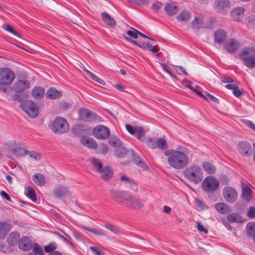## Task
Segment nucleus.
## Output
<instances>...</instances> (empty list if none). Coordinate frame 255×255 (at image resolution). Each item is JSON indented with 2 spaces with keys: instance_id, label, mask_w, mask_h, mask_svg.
<instances>
[{
  "instance_id": "f257e3e1",
  "label": "nucleus",
  "mask_w": 255,
  "mask_h": 255,
  "mask_svg": "<svg viewBox=\"0 0 255 255\" xmlns=\"http://www.w3.org/2000/svg\"><path fill=\"white\" fill-rule=\"evenodd\" d=\"M178 150L168 149L164 152V155L167 156L169 165L176 170L183 169L189 163L190 150L185 147L178 148Z\"/></svg>"
},
{
  "instance_id": "f03ea898",
  "label": "nucleus",
  "mask_w": 255,
  "mask_h": 255,
  "mask_svg": "<svg viewBox=\"0 0 255 255\" xmlns=\"http://www.w3.org/2000/svg\"><path fill=\"white\" fill-rule=\"evenodd\" d=\"M183 174L190 182L195 184L201 182L204 177L201 168L195 164L186 168L183 172Z\"/></svg>"
},
{
  "instance_id": "7ed1b4c3",
  "label": "nucleus",
  "mask_w": 255,
  "mask_h": 255,
  "mask_svg": "<svg viewBox=\"0 0 255 255\" xmlns=\"http://www.w3.org/2000/svg\"><path fill=\"white\" fill-rule=\"evenodd\" d=\"M92 163L96 171L101 174V177L105 180H108L113 175V170L108 166H103V163L97 158H93Z\"/></svg>"
},
{
  "instance_id": "20e7f679",
  "label": "nucleus",
  "mask_w": 255,
  "mask_h": 255,
  "mask_svg": "<svg viewBox=\"0 0 255 255\" xmlns=\"http://www.w3.org/2000/svg\"><path fill=\"white\" fill-rule=\"evenodd\" d=\"M49 128L55 133H61L69 130L67 122L61 117L56 118L54 121L49 124Z\"/></svg>"
},
{
  "instance_id": "39448f33",
  "label": "nucleus",
  "mask_w": 255,
  "mask_h": 255,
  "mask_svg": "<svg viewBox=\"0 0 255 255\" xmlns=\"http://www.w3.org/2000/svg\"><path fill=\"white\" fill-rule=\"evenodd\" d=\"M219 182L214 177L209 176L202 183V188L206 193H212L219 188Z\"/></svg>"
},
{
  "instance_id": "423d86ee",
  "label": "nucleus",
  "mask_w": 255,
  "mask_h": 255,
  "mask_svg": "<svg viewBox=\"0 0 255 255\" xmlns=\"http://www.w3.org/2000/svg\"><path fill=\"white\" fill-rule=\"evenodd\" d=\"M253 48L244 47L241 51L239 57L244 61V65L249 68H253L255 67V56H248L253 51Z\"/></svg>"
},
{
  "instance_id": "0eeeda50",
  "label": "nucleus",
  "mask_w": 255,
  "mask_h": 255,
  "mask_svg": "<svg viewBox=\"0 0 255 255\" xmlns=\"http://www.w3.org/2000/svg\"><path fill=\"white\" fill-rule=\"evenodd\" d=\"M21 109L31 118H36L39 114V110L32 101L27 100L21 103Z\"/></svg>"
},
{
  "instance_id": "6e6552de",
  "label": "nucleus",
  "mask_w": 255,
  "mask_h": 255,
  "mask_svg": "<svg viewBox=\"0 0 255 255\" xmlns=\"http://www.w3.org/2000/svg\"><path fill=\"white\" fill-rule=\"evenodd\" d=\"M110 193L112 195V199L123 205H126L129 197L128 192L124 191H120L113 189L110 191Z\"/></svg>"
},
{
  "instance_id": "1a4fd4ad",
  "label": "nucleus",
  "mask_w": 255,
  "mask_h": 255,
  "mask_svg": "<svg viewBox=\"0 0 255 255\" xmlns=\"http://www.w3.org/2000/svg\"><path fill=\"white\" fill-rule=\"evenodd\" d=\"M15 78L13 72L8 68L0 69V83L10 84Z\"/></svg>"
},
{
  "instance_id": "9d476101",
  "label": "nucleus",
  "mask_w": 255,
  "mask_h": 255,
  "mask_svg": "<svg viewBox=\"0 0 255 255\" xmlns=\"http://www.w3.org/2000/svg\"><path fill=\"white\" fill-rule=\"evenodd\" d=\"M93 133L94 136L98 139H105L109 137L110 130L107 127L99 125L94 128Z\"/></svg>"
},
{
  "instance_id": "9b49d317",
  "label": "nucleus",
  "mask_w": 255,
  "mask_h": 255,
  "mask_svg": "<svg viewBox=\"0 0 255 255\" xmlns=\"http://www.w3.org/2000/svg\"><path fill=\"white\" fill-rule=\"evenodd\" d=\"M79 114L80 119L86 122H91L99 119V117L97 115L86 108L80 109Z\"/></svg>"
},
{
  "instance_id": "f8f14e48",
  "label": "nucleus",
  "mask_w": 255,
  "mask_h": 255,
  "mask_svg": "<svg viewBox=\"0 0 255 255\" xmlns=\"http://www.w3.org/2000/svg\"><path fill=\"white\" fill-rule=\"evenodd\" d=\"M223 195L225 200L229 203L236 202L238 196L237 191L235 189L229 186L223 188Z\"/></svg>"
},
{
  "instance_id": "ddd939ff",
  "label": "nucleus",
  "mask_w": 255,
  "mask_h": 255,
  "mask_svg": "<svg viewBox=\"0 0 255 255\" xmlns=\"http://www.w3.org/2000/svg\"><path fill=\"white\" fill-rule=\"evenodd\" d=\"M237 147L238 151L242 156L249 157L251 155L252 148L250 143L246 141H240Z\"/></svg>"
},
{
  "instance_id": "4468645a",
  "label": "nucleus",
  "mask_w": 255,
  "mask_h": 255,
  "mask_svg": "<svg viewBox=\"0 0 255 255\" xmlns=\"http://www.w3.org/2000/svg\"><path fill=\"white\" fill-rule=\"evenodd\" d=\"M19 249L25 251H30L33 248L32 241L28 237H23L18 242Z\"/></svg>"
},
{
  "instance_id": "2eb2a0df",
  "label": "nucleus",
  "mask_w": 255,
  "mask_h": 255,
  "mask_svg": "<svg viewBox=\"0 0 255 255\" xmlns=\"http://www.w3.org/2000/svg\"><path fill=\"white\" fill-rule=\"evenodd\" d=\"M227 38V33L224 30L219 29L214 33V41L218 44L224 43Z\"/></svg>"
},
{
  "instance_id": "dca6fc26",
  "label": "nucleus",
  "mask_w": 255,
  "mask_h": 255,
  "mask_svg": "<svg viewBox=\"0 0 255 255\" xmlns=\"http://www.w3.org/2000/svg\"><path fill=\"white\" fill-rule=\"evenodd\" d=\"M230 2L229 0H216L214 3L215 9L218 12H222L229 8Z\"/></svg>"
},
{
  "instance_id": "f3484780",
  "label": "nucleus",
  "mask_w": 255,
  "mask_h": 255,
  "mask_svg": "<svg viewBox=\"0 0 255 255\" xmlns=\"http://www.w3.org/2000/svg\"><path fill=\"white\" fill-rule=\"evenodd\" d=\"M30 87V83L27 80H19L15 83L13 87V90L16 93H21Z\"/></svg>"
},
{
  "instance_id": "a211bd4d",
  "label": "nucleus",
  "mask_w": 255,
  "mask_h": 255,
  "mask_svg": "<svg viewBox=\"0 0 255 255\" xmlns=\"http://www.w3.org/2000/svg\"><path fill=\"white\" fill-rule=\"evenodd\" d=\"M126 206L130 207L134 209L138 210L141 208L143 205L137 197L129 195L128 201L127 203H126Z\"/></svg>"
},
{
  "instance_id": "6ab92c4d",
  "label": "nucleus",
  "mask_w": 255,
  "mask_h": 255,
  "mask_svg": "<svg viewBox=\"0 0 255 255\" xmlns=\"http://www.w3.org/2000/svg\"><path fill=\"white\" fill-rule=\"evenodd\" d=\"M239 46V42L235 39H230L225 44L226 50L230 53L236 52Z\"/></svg>"
},
{
  "instance_id": "aec40b11",
  "label": "nucleus",
  "mask_w": 255,
  "mask_h": 255,
  "mask_svg": "<svg viewBox=\"0 0 255 255\" xmlns=\"http://www.w3.org/2000/svg\"><path fill=\"white\" fill-rule=\"evenodd\" d=\"M68 192V188L63 185L57 187L53 191L54 195L57 198L65 196Z\"/></svg>"
},
{
  "instance_id": "412c9836",
  "label": "nucleus",
  "mask_w": 255,
  "mask_h": 255,
  "mask_svg": "<svg viewBox=\"0 0 255 255\" xmlns=\"http://www.w3.org/2000/svg\"><path fill=\"white\" fill-rule=\"evenodd\" d=\"M61 96V92L54 88H49L46 93V97L52 100L59 99Z\"/></svg>"
},
{
  "instance_id": "4be33fe9",
  "label": "nucleus",
  "mask_w": 255,
  "mask_h": 255,
  "mask_svg": "<svg viewBox=\"0 0 255 255\" xmlns=\"http://www.w3.org/2000/svg\"><path fill=\"white\" fill-rule=\"evenodd\" d=\"M81 142L83 145L93 149H96L98 146L96 141L93 138L89 137L82 138Z\"/></svg>"
},
{
  "instance_id": "5701e85b",
  "label": "nucleus",
  "mask_w": 255,
  "mask_h": 255,
  "mask_svg": "<svg viewBox=\"0 0 255 255\" xmlns=\"http://www.w3.org/2000/svg\"><path fill=\"white\" fill-rule=\"evenodd\" d=\"M215 208L218 212L222 214H227L232 210L230 206L225 203H217Z\"/></svg>"
},
{
  "instance_id": "b1692460",
  "label": "nucleus",
  "mask_w": 255,
  "mask_h": 255,
  "mask_svg": "<svg viewBox=\"0 0 255 255\" xmlns=\"http://www.w3.org/2000/svg\"><path fill=\"white\" fill-rule=\"evenodd\" d=\"M102 19L105 23L111 27L116 26V22L114 18L111 17L109 14L106 12H104L101 14Z\"/></svg>"
},
{
  "instance_id": "393cba45",
  "label": "nucleus",
  "mask_w": 255,
  "mask_h": 255,
  "mask_svg": "<svg viewBox=\"0 0 255 255\" xmlns=\"http://www.w3.org/2000/svg\"><path fill=\"white\" fill-rule=\"evenodd\" d=\"M19 238L20 236L18 233L12 232L9 235L7 239V242L10 246H15L17 244Z\"/></svg>"
},
{
  "instance_id": "a878e982",
  "label": "nucleus",
  "mask_w": 255,
  "mask_h": 255,
  "mask_svg": "<svg viewBox=\"0 0 255 255\" xmlns=\"http://www.w3.org/2000/svg\"><path fill=\"white\" fill-rule=\"evenodd\" d=\"M32 180L35 184L40 187L43 186L46 183L44 176L40 173L34 174Z\"/></svg>"
},
{
  "instance_id": "bb28decb",
  "label": "nucleus",
  "mask_w": 255,
  "mask_h": 255,
  "mask_svg": "<svg viewBox=\"0 0 255 255\" xmlns=\"http://www.w3.org/2000/svg\"><path fill=\"white\" fill-rule=\"evenodd\" d=\"M246 231L248 236L252 238L255 244V223L251 222L247 224Z\"/></svg>"
},
{
  "instance_id": "cd10ccee",
  "label": "nucleus",
  "mask_w": 255,
  "mask_h": 255,
  "mask_svg": "<svg viewBox=\"0 0 255 255\" xmlns=\"http://www.w3.org/2000/svg\"><path fill=\"white\" fill-rule=\"evenodd\" d=\"M244 9L243 7H236L232 11L233 18L237 20H240L243 16Z\"/></svg>"
},
{
  "instance_id": "c85d7f7f",
  "label": "nucleus",
  "mask_w": 255,
  "mask_h": 255,
  "mask_svg": "<svg viewBox=\"0 0 255 255\" xmlns=\"http://www.w3.org/2000/svg\"><path fill=\"white\" fill-rule=\"evenodd\" d=\"M164 9L167 14L169 15H174L178 11V7L171 3H166L164 7Z\"/></svg>"
},
{
  "instance_id": "c756f323",
  "label": "nucleus",
  "mask_w": 255,
  "mask_h": 255,
  "mask_svg": "<svg viewBox=\"0 0 255 255\" xmlns=\"http://www.w3.org/2000/svg\"><path fill=\"white\" fill-rule=\"evenodd\" d=\"M227 220L230 223H242L244 222L243 217L237 213H232L227 216Z\"/></svg>"
},
{
  "instance_id": "7c9ffc66",
  "label": "nucleus",
  "mask_w": 255,
  "mask_h": 255,
  "mask_svg": "<svg viewBox=\"0 0 255 255\" xmlns=\"http://www.w3.org/2000/svg\"><path fill=\"white\" fill-rule=\"evenodd\" d=\"M10 230L8 224L5 223H0V239H3L5 238Z\"/></svg>"
},
{
  "instance_id": "2f4dec72",
  "label": "nucleus",
  "mask_w": 255,
  "mask_h": 255,
  "mask_svg": "<svg viewBox=\"0 0 255 255\" xmlns=\"http://www.w3.org/2000/svg\"><path fill=\"white\" fill-rule=\"evenodd\" d=\"M44 89L40 87H34L32 90V95L36 99H40L44 97Z\"/></svg>"
},
{
  "instance_id": "473e14b6",
  "label": "nucleus",
  "mask_w": 255,
  "mask_h": 255,
  "mask_svg": "<svg viewBox=\"0 0 255 255\" xmlns=\"http://www.w3.org/2000/svg\"><path fill=\"white\" fill-rule=\"evenodd\" d=\"M202 167L204 170L208 174H214L216 171L215 166L209 162H205L203 163Z\"/></svg>"
},
{
  "instance_id": "72a5a7b5",
  "label": "nucleus",
  "mask_w": 255,
  "mask_h": 255,
  "mask_svg": "<svg viewBox=\"0 0 255 255\" xmlns=\"http://www.w3.org/2000/svg\"><path fill=\"white\" fill-rule=\"evenodd\" d=\"M251 192L252 190L248 186L243 188L242 194V198L246 201L249 202L252 199Z\"/></svg>"
},
{
  "instance_id": "f704fd0d",
  "label": "nucleus",
  "mask_w": 255,
  "mask_h": 255,
  "mask_svg": "<svg viewBox=\"0 0 255 255\" xmlns=\"http://www.w3.org/2000/svg\"><path fill=\"white\" fill-rule=\"evenodd\" d=\"M25 195L30 198L33 202L37 201V197L34 190L30 187H26L24 192Z\"/></svg>"
},
{
  "instance_id": "c9c22d12",
  "label": "nucleus",
  "mask_w": 255,
  "mask_h": 255,
  "mask_svg": "<svg viewBox=\"0 0 255 255\" xmlns=\"http://www.w3.org/2000/svg\"><path fill=\"white\" fill-rule=\"evenodd\" d=\"M86 130L85 126L79 124L75 125L72 128V131L74 135L80 136L83 134V131Z\"/></svg>"
},
{
  "instance_id": "e433bc0d",
  "label": "nucleus",
  "mask_w": 255,
  "mask_h": 255,
  "mask_svg": "<svg viewBox=\"0 0 255 255\" xmlns=\"http://www.w3.org/2000/svg\"><path fill=\"white\" fill-rule=\"evenodd\" d=\"M32 252L28 253L27 255H44V253L42 248L37 243L33 244Z\"/></svg>"
},
{
  "instance_id": "4c0bfd02",
  "label": "nucleus",
  "mask_w": 255,
  "mask_h": 255,
  "mask_svg": "<svg viewBox=\"0 0 255 255\" xmlns=\"http://www.w3.org/2000/svg\"><path fill=\"white\" fill-rule=\"evenodd\" d=\"M158 148L161 150H165L168 148L167 142L163 138H158L156 140V148Z\"/></svg>"
},
{
  "instance_id": "58836bf2",
  "label": "nucleus",
  "mask_w": 255,
  "mask_h": 255,
  "mask_svg": "<svg viewBox=\"0 0 255 255\" xmlns=\"http://www.w3.org/2000/svg\"><path fill=\"white\" fill-rule=\"evenodd\" d=\"M191 16V13L188 11H184L181 12L177 17L179 21H186L190 18Z\"/></svg>"
},
{
  "instance_id": "ea45409f",
  "label": "nucleus",
  "mask_w": 255,
  "mask_h": 255,
  "mask_svg": "<svg viewBox=\"0 0 255 255\" xmlns=\"http://www.w3.org/2000/svg\"><path fill=\"white\" fill-rule=\"evenodd\" d=\"M109 143L111 146L115 147L122 145V142L117 136H112L109 140Z\"/></svg>"
},
{
  "instance_id": "a19ab883",
  "label": "nucleus",
  "mask_w": 255,
  "mask_h": 255,
  "mask_svg": "<svg viewBox=\"0 0 255 255\" xmlns=\"http://www.w3.org/2000/svg\"><path fill=\"white\" fill-rule=\"evenodd\" d=\"M84 70L86 73V74L95 81L102 85L105 84V82L102 79L98 77L96 75L94 74L93 73H92V72H91L90 71H89V70H87L85 68H84Z\"/></svg>"
},
{
  "instance_id": "79ce46f5",
  "label": "nucleus",
  "mask_w": 255,
  "mask_h": 255,
  "mask_svg": "<svg viewBox=\"0 0 255 255\" xmlns=\"http://www.w3.org/2000/svg\"><path fill=\"white\" fill-rule=\"evenodd\" d=\"M204 24V20L202 17H196L192 22L193 26L198 29L201 28Z\"/></svg>"
},
{
  "instance_id": "37998d69",
  "label": "nucleus",
  "mask_w": 255,
  "mask_h": 255,
  "mask_svg": "<svg viewBox=\"0 0 255 255\" xmlns=\"http://www.w3.org/2000/svg\"><path fill=\"white\" fill-rule=\"evenodd\" d=\"M115 153L118 157H122L127 154V151L125 147L120 146L115 149Z\"/></svg>"
},
{
  "instance_id": "c03bdc74",
  "label": "nucleus",
  "mask_w": 255,
  "mask_h": 255,
  "mask_svg": "<svg viewBox=\"0 0 255 255\" xmlns=\"http://www.w3.org/2000/svg\"><path fill=\"white\" fill-rule=\"evenodd\" d=\"M13 153L17 156H24L28 154L29 151L21 147H18L14 149Z\"/></svg>"
},
{
  "instance_id": "a18cd8bd",
  "label": "nucleus",
  "mask_w": 255,
  "mask_h": 255,
  "mask_svg": "<svg viewBox=\"0 0 255 255\" xmlns=\"http://www.w3.org/2000/svg\"><path fill=\"white\" fill-rule=\"evenodd\" d=\"M134 160L136 165L143 169H145L147 167L146 164L139 156L135 155L134 157Z\"/></svg>"
},
{
  "instance_id": "49530a36",
  "label": "nucleus",
  "mask_w": 255,
  "mask_h": 255,
  "mask_svg": "<svg viewBox=\"0 0 255 255\" xmlns=\"http://www.w3.org/2000/svg\"><path fill=\"white\" fill-rule=\"evenodd\" d=\"M120 180L121 182L124 183V186H125L127 188L129 187L130 185L133 181L132 180H130L125 175H123L121 177Z\"/></svg>"
},
{
  "instance_id": "de8ad7c7",
  "label": "nucleus",
  "mask_w": 255,
  "mask_h": 255,
  "mask_svg": "<svg viewBox=\"0 0 255 255\" xmlns=\"http://www.w3.org/2000/svg\"><path fill=\"white\" fill-rule=\"evenodd\" d=\"M144 134L143 128L140 127H135V135L138 139H140Z\"/></svg>"
},
{
  "instance_id": "09e8293b",
  "label": "nucleus",
  "mask_w": 255,
  "mask_h": 255,
  "mask_svg": "<svg viewBox=\"0 0 255 255\" xmlns=\"http://www.w3.org/2000/svg\"><path fill=\"white\" fill-rule=\"evenodd\" d=\"M85 230L89 231L91 233H92L96 235L104 236L105 235V233L103 232L102 230H97L95 229H91L89 227H84L83 228Z\"/></svg>"
},
{
  "instance_id": "8fccbe9b",
  "label": "nucleus",
  "mask_w": 255,
  "mask_h": 255,
  "mask_svg": "<svg viewBox=\"0 0 255 255\" xmlns=\"http://www.w3.org/2000/svg\"><path fill=\"white\" fill-rule=\"evenodd\" d=\"M4 29L10 32L11 33L13 34V35L16 36L17 37H20V34L15 30V29L10 25H5Z\"/></svg>"
},
{
  "instance_id": "3c124183",
  "label": "nucleus",
  "mask_w": 255,
  "mask_h": 255,
  "mask_svg": "<svg viewBox=\"0 0 255 255\" xmlns=\"http://www.w3.org/2000/svg\"><path fill=\"white\" fill-rule=\"evenodd\" d=\"M146 143L148 147L152 149L156 148V140H154L153 138L148 137L146 139Z\"/></svg>"
},
{
  "instance_id": "603ef678",
  "label": "nucleus",
  "mask_w": 255,
  "mask_h": 255,
  "mask_svg": "<svg viewBox=\"0 0 255 255\" xmlns=\"http://www.w3.org/2000/svg\"><path fill=\"white\" fill-rule=\"evenodd\" d=\"M90 249L95 255H105L102 250L98 247L92 246L90 248Z\"/></svg>"
},
{
  "instance_id": "864d4df0",
  "label": "nucleus",
  "mask_w": 255,
  "mask_h": 255,
  "mask_svg": "<svg viewBox=\"0 0 255 255\" xmlns=\"http://www.w3.org/2000/svg\"><path fill=\"white\" fill-rule=\"evenodd\" d=\"M57 248V246L55 243H51L47 246H46L44 247V251L46 253H49V254L54 251V250Z\"/></svg>"
},
{
  "instance_id": "5fc2aeb1",
  "label": "nucleus",
  "mask_w": 255,
  "mask_h": 255,
  "mask_svg": "<svg viewBox=\"0 0 255 255\" xmlns=\"http://www.w3.org/2000/svg\"><path fill=\"white\" fill-rule=\"evenodd\" d=\"M186 87L189 88L190 89H191L192 91H193L194 92H195L196 94H197L200 97L203 98L205 99V100H207V98L206 97H205V96L204 94H203L201 92H200L196 88L192 87L191 85H187Z\"/></svg>"
},
{
  "instance_id": "6e6d98bb",
  "label": "nucleus",
  "mask_w": 255,
  "mask_h": 255,
  "mask_svg": "<svg viewBox=\"0 0 255 255\" xmlns=\"http://www.w3.org/2000/svg\"><path fill=\"white\" fill-rule=\"evenodd\" d=\"M29 154V156L34 160L36 161H38L41 159V155L37 153L35 151H32L31 152L29 151V153H28Z\"/></svg>"
},
{
  "instance_id": "4d7b16f0",
  "label": "nucleus",
  "mask_w": 255,
  "mask_h": 255,
  "mask_svg": "<svg viewBox=\"0 0 255 255\" xmlns=\"http://www.w3.org/2000/svg\"><path fill=\"white\" fill-rule=\"evenodd\" d=\"M125 38L127 41L132 43L133 44L137 46L142 49L145 50V45L144 43H142V44H139L136 41L132 40L131 38L128 37H125Z\"/></svg>"
},
{
  "instance_id": "13d9d810",
  "label": "nucleus",
  "mask_w": 255,
  "mask_h": 255,
  "mask_svg": "<svg viewBox=\"0 0 255 255\" xmlns=\"http://www.w3.org/2000/svg\"><path fill=\"white\" fill-rule=\"evenodd\" d=\"M162 2L157 1L153 3L152 8L154 11L158 12L159 9L162 6Z\"/></svg>"
},
{
  "instance_id": "bf43d9fd",
  "label": "nucleus",
  "mask_w": 255,
  "mask_h": 255,
  "mask_svg": "<svg viewBox=\"0 0 255 255\" xmlns=\"http://www.w3.org/2000/svg\"><path fill=\"white\" fill-rule=\"evenodd\" d=\"M244 92V91H241L239 89V87L237 86V87L234 89L233 93L234 95L237 98H239Z\"/></svg>"
},
{
  "instance_id": "052dcab7",
  "label": "nucleus",
  "mask_w": 255,
  "mask_h": 255,
  "mask_svg": "<svg viewBox=\"0 0 255 255\" xmlns=\"http://www.w3.org/2000/svg\"><path fill=\"white\" fill-rule=\"evenodd\" d=\"M247 216L251 218H255V207H251L247 213Z\"/></svg>"
},
{
  "instance_id": "680f3d73",
  "label": "nucleus",
  "mask_w": 255,
  "mask_h": 255,
  "mask_svg": "<svg viewBox=\"0 0 255 255\" xmlns=\"http://www.w3.org/2000/svg\"><path fill=\"white\" fill-rule=\"evenodd\" d=\"M197 229L198 230L201 232H203L205 234H207L208 232V229L205 228L203 225H202L200 222H198L197 223Z\"/></svg>"
},
{
  "instance_id": "e2e57ef3",
  "label": "nucleus",
  "mask_w": 255,
  "mask_h": 255,
  "mask_svg": "<svg viewBox=\"0 0 255 255\" xmlns=\"http://www.w3.org/2000/svg\"><path fill=\"white\" fill-rule=\"evenodd\" d=\"M220 181L221 184L226 185L228 184L229 180L227 176L223 175L220 176Z\"/></svg>"
},
{
  "instance_id": "0e129e2a",
  "label": "nucleus",
  "mask_w": 255,
  "mask_h": 255,
  "mask_svg": "<svg viewBox=\"0 0 255 255\" xmlns=\"http://www.w3.org/2000/svg\"><path fill=\"white\" fill-rule=\"evenodd\" d=\"M220 79L223 83H233L234 82L231 78L224 75L221 77Z\"/></svg>"
},
{
  "instance_id": "69168bd1",
  "label": "nucleus",
  "mask_w": 255,
  "mask_h": 255,
  "mask_svg": "<svg viewBox=\"0 0 255 255\" xmlns=\"http://www.w3.org/2000/svg\"><path fill=\"white\" fill-rule=\"evenodd\" d=\"M13 101H21L23 100L22 94L20 93H16L12 96Z\"/></svg>"
},
{
  "instance_id": "338daca9",
  "label": "nucleus",
  "mask_w": 255,
  "mask_h": 255,
  "mask_svg": "<svg viewBox=\"0 0 255 255\" xmlns=\"http://www.w3.org/2000/svg\"><path fill=\"white\" fill-rule=\"evenodd\" d=\"M206 96L207 98V100L208 98L210 99L212 101L215 102L216 103L219 104V100L217 98L214 97V96L210 94L209 93L206 92Z\"/></svg>"
},
{
  "instance_id": "774afa93",
  "label": "nucleus",
  "mask_w": 255,
  "mask_h": 255,
  "mask_svg": "<svg viewBox=\"0 0 255 255\" xmlns=\"http://www.w3.org/2000/svg\"><path fill=\"white\" fill-rule=\"evenodd\" d=\"M101 152L103 154L106 153L108 151V147L105 143H102L100 144Z\"/></svg>"
}]
</instances>
